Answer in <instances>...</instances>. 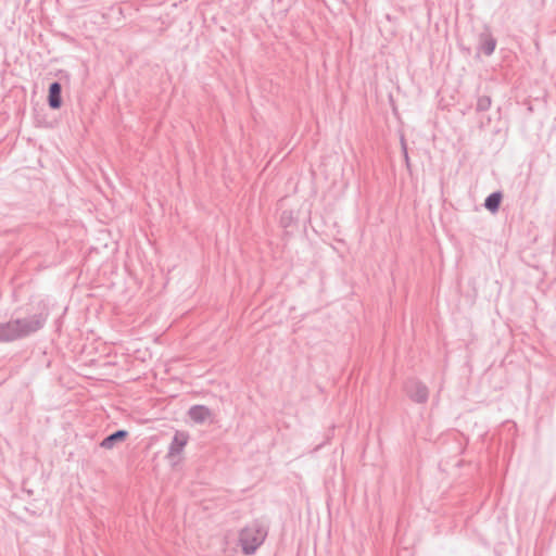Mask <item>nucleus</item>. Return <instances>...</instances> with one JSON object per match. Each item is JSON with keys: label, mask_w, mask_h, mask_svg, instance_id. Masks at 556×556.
I'll return each mask as SVG.
<instances>
[{"label": "nucleus", "mask_w": 556, "mask_h": 556, "mask_svg": "<svg viewBox=\"0 0 556 556\" xmlns=\"http://www.w3.org/2000/svg\"><path fill=\"white\" fill-rule=\"evenodd\" d=\"M187 439H188V438H187V435H186V434H182V433H180V434H176V437H175V442H176L177 444H179V446H181V447H182V446H185V444L187 443Z\"/></svg>", "instance_id": "0eeeda50"}, {"label": "nucleus", "mask_w": 556, "mask_h": 556, "mask_svg": "<svg viewBox=\"0 0 556 556\" xmlns=\"http://www.w3.org/2000/svg\"><path fill=\"white\" fill-rule=\"evenodd\" d=\"M501 199L502 197L500 193H492L485 200V207L491 212H495L500 206Z\"/></svg>", "instance_id": "423d86ee"}, {"label": "nucleus", "mask_w": 556, "mask_h": 556, "mask_svg": "<svg viewBox=\"0 0 556 556\" xmlns=\"http://www.w3.org/2000/svg\"><path fill=\"white\" fill-rule=\"evenodd\" d=\"M488 53H491L494 49V43H491L490 46H486Z\"/></svg>", "instance_id": "6e6552de"}, {"label": "nucleus", "mask_w": 556, "mask_h": 556, "mask_svg": "<svg viewBox=\"0 0 556 556\" xmlns=\"http://www.w3.org/2000/svg\"><path fill=\"white\" fill-rule=\"evenodd\" d=\"M266 531L257 525H250L243 528L239 534V543L244 554H253L264 542Z\"/></svg>", "instance_id": "f257e3e1"}, {"label": "nucleus", "mask_w": 556, "mask_h": 556, "mask_svg": "<svg viewBox=\"0 0 556 556\" xmlns=\"http://www.w3.org/2000/svg\"><path fill=\"white\" fill-rule=\"evenodd\" d=\"M127 431L125 430H118L114 432L113 434L106 437L101 443V447L105 450H111L115 442L123 441L127 437Z\"/></svg>", "instance_id": "39448f33"}, {"label": "nucleus", "mask_w": 556, "mask_h": 556, "mask_svg": "<svg viewBox=\"0 0 556 556\" xmlns=\"http://www.w3.org/2000/svg\"><path fill=\"white\" fill-rule=\"evenodd\" d=\"M49 105L52 109L61 106V86L58 83H53L49 88Z\"/></svg>", "instance_id": "20e7f679"}, {"label": "nucleus", "mask_w": 556, "mask_h": 556, "mask_svg": "<svg viewBox=\"0 0 556 556\" xmlns=\"http://www.w3.org/2000/svg\"><path fill=\"white\" fill-rule=\"evenodd\" d=\"M190 418L195 422H203L211 417V412L205 406H193L189 410Z\"/></svg>", "instance_id": "7ed1b4c3"}, {"label": "nucleus", "mask_w": 556, "mask_h": 556, "mask_svg": "<svg viewBox=\"0 0 556 556\" xmlns=\"http://www.w3.org/2000/svg\"><path fill=\"white\" fill-rule=\"evenodd\" d=\"M30 331L26 324L15 320L5 325H0V341L14 340Z\"/></svg>", "instance_id": "f03ea898"}]
</instances>
